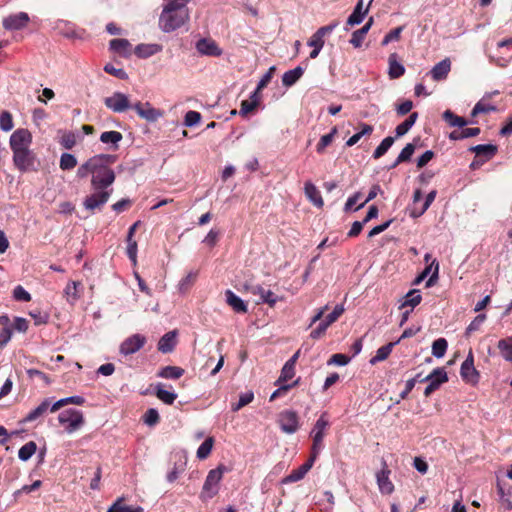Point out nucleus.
Masks as SVG:
<instances>
[{"label":"nucleus","mask_w":512,"mask_h":512,"mask_svg":"<svg viewBox=\"0 0 512 512\" xmlns=\"http://www.w3.org/2000/svg\"><path fill=\"white\" fill-rule=\"evenodd\" d=\"M317 457L310 454L308 460L283 479V483H293L302 480L308 471L313 467Z\"/></svg>","instance_id":"20"},{"label":"nucleus","mask_w":512,"mask_h":512,"mask_svg":"<svg viewBox=\"0 0 512 512\" xmlns=\"http://www.w3.org/2000/svg\"><path fill=\"white\" fill-rule=\"evenodd\" d=\"M196 50L201 55L219 57L222 55V49L215 40L211 38H201L196 42Z\"/></svg>","instance_id":"17"},{"label":"nucleus","mask_w":512,"mask_h":512,"mask_svg":"<svg viewBox=\"0 0 512 512\" xmlns=\"http://www.w3.org/2000/svg\"><path fill=\"white\" fill-rule=\"evenodd\" d=\"M398 342H390L386 345H383L381 346L377 351H376V355L374 357L371 358L370 360V363L371 364H375L377 362H381V361H384L386 360L389 355L391 354L392 352V349L393 347L397 344Z\"/></svg>","instance_id":"42"},{"label":"nucleus","mask_w":512,"mask_h":512,"mask_svg":"<svg viewBox=\"0 0 512 512\" xmlns=\"http://www.w3.org/2000/svg\"><path fill=\"white\" fill-rule=\"evenodd\" d=\"M185 471V463H175L173 469L167 474V480L174 482Z\"/></svg>","instance_id":"63"},{"label":"nucleus","mask_w":512,"mask_h":512,"mask_svg":"<svg viewBox=\"0 0 512 512\" xmlns=\"http://www.w3.org/2000/svg\"><path fill=\"white\" fill-rule=\"evenodd\" d=\"M447 347V340L445 338H438L432 344V354L437 358H441L445 355Z\"/></svg>","instance_id":"50"},{"label":"nucleus","mask_w":512,"mask_h":512,"mask_svg":"<svg viewBox=\"0 0 512 512\" xmlns=\"http://www.w3.org/2000/svg\"><path fill=\"white\" fill-rule=\"evenodd\" d=\"M421 295L419 290H410L406 296L405 301L401 304L400 308L410 306L411 308L416 307L421 302Z\"/></svg>","instance_id":"47"},{"label":"nucleus","mask_w":512,"mask_h":512,"mask_svg":"<svg viewBox=\"0 0 512 512\" xmlns=\"http://www.w3.org/2000/svg\"><path fill=\"white\" fill-rule=\"evenodd\" d=\"M105 106L115 113H122L133 105L130 104L128 97L121 92H114L111 96L104 99Z\"/></svg>","instance_id":"12"},{"label":"nucleus","mask_w":512,"mask_h":512,"mask_svg":"<svg viewBox=\"0 0 512 512\" xmlns=\"http://www.w3.org/2000/svg\"><path fill=\"white\" fill-rule=\"evenodd\" d=\"M388 75L390 79H398L405 73V67L398 61L397 53H391L388 57Z\"/></svg>","instance_id":"25"},{"label":"nucleus","mask_w":512,"mask_h":512,"mask_svg":"<svg viewBox=\"0 0 512 512\" xmlns=\"http://www.w3.org/2000/svg\"><path fill=\"white\" fill-rule=\"evenodd\" d=\"M372 25H373V18L371 17V18H369V20L366 22V24L362 28H360L352 33L350 43L355 48H358L362 45V42H363L366 34L372 27Z\"/></svg>","instance_id":"30"},{"label":"nucleus","mask_w":512,"mask_h":512,"mask_svg":"<svg viewBox=\"0 0 512 512\" xmlns=\"http://www.w3.org/2000/svg\"><path fill=\"white\" fill-rule=\"evenodd\" d=\"M116 160V155H95L78 167L77 177L83 179L91 175V187L94 191L108 189L116 178L115 172L110 167Z\"/></svg>","instance_id":"1"},{"label":"nucleus","mask_w":512,"mask_h":512,"mask_svg":"<svg viewBox=\"0 0 512 512\" xmlns=\"http://www.w3.org/2000/svg\"><path fill=\"white\" fill-rule=\"evenodd\" d=\"M368 13V8L363 10V0H359L356 4L352 14L347 19V24L350 26H354L360 24L365 15Z\"/></svg>","instance_id":"33"},{"label":"nucleus","mask_w":512,"mask_h":512,"mask_svg":"<svg viewBox=\"0 0 512 512\" xmlns=\"http://www.w3.org/2000/svg\"><path fill=\"white\" fill-rule=\"evenodd\" d=\"M382 465V469L376 474L377 484L382 494H391L394 491V485L389 479L391 471L385 461Z\"/></svg>","instance_id":"19"},{"label":"nucleus","mask_w":512,"mask_h":512,"mask_svg":"<svg viewBox=\"0 0 512 512\" xmlns=\"http://www.w3.org/2000/svg\"><path fill=\"white\" fill-rule=\"evenodd\" d=\"M394 138L392 136H388L384 138L381 143L378 145V147L373 152V158L379 159L381 158L393 145Z\"/></svg>","instance_id":"46"},{"label":"nucleus","mask_w":512,"mask_h":512,"mask_svg":"<svg viewBox=\"0 0 512 512\" xmlns=\"http://www.w3.org/2000/svg\"><path fill=\"white\" fill-rule=\"evenodd\" d=\"M373 132V127L369 124L362 123L361 124V131L358 133H355L353 136H351L347 142V146H353L364 136V135H370Z\"/></svg>","instance_id":"48"},{"label":"nucleus","mask_w":512,"mask_h":512,"mask_svg":"<svg viewBox=\"0 0 512 512\" xmlns=\"http://www.w3.org/2000/svg\"><path fill=\"white\" fill-rule=\"evenodd\" d=\"M0 128L3 131H10L13 128V118L10 112L3 111L0 115Z\"/></svg>","instance_id":"60"},{"label":"nucleus","mask_w":512,"mask_h":512,"mask_svg":"<svg viewBox=\"0 0 512 512\" xmlns=\"http://www.w3.org/2000/svg\"><path fill=\"white\" fill-rule=\"evenodd\" d=\"M132 108L141 118L150 122L156 121L163 115L160 110L153 108L149 102L142 103L138 101Z\"/></svg>","instance_id":"18"},{"label":"nucleus","mask_w":512,"mask_h":512,"mask_svg":"<svg viewBox=\"0 0 512 512\" xmlns=\"http://www.w3.org/2000/svg\"><path fill=\"white\" fill-rule=\"evenodd\" d=\"M104 71L118 79L126 80L128 78V74L122 68H116L113 64H106L104 66Z\"/></svg>","instance_id":"56"},{"label":"nucleus","mask_w":512,"mask_h":512,"mask_svg":"<svg viewBox=\"0 0 512 512\" xmlns=\"http://www.w3.org/2000/svg\"><path fill=\"white\" fill-rule=\"evenodd\" d=\"M460 375L463 381L471 385H476L479 382L480 374L474 366L472 351L469 352L468 356L461 364Z\"/></svg>","instance_id":"11"},{"label":"nucleus","mask_w":512,"mask_h":512,"mask_svg":"<svg viewBox=\"0 0 512 512\" xmlns=\"http://www.w3.org/2000/svg\"><path fill=\"white\" fill-rule=\"evenodd\" d=\"M478 157H484V160L492 159L498 152V147L494 144H480L470 148Z\"/></svg>","instance_id":"27"},{"label":"nucleus","mask_w":512,"mask_h":512,"mask_svg":"<svg viewBox=\"0 0 512 512\" xmlns=\"http://www.w3.org/2000/svg\"><path fill=\"white\" fill-rule=\"evenodd\" d=\"M162 50L159 44H139L135 47L134 53L139 58H148Z\"/></svg>","instance_id":"31"},{"label":"nucleus","mask_w":512,"mask_h":512,"mask_svg":"<svg viewBox=\"0 0 512 512\" xmlns=\"http://www.w3.org/2000/svg\"><path fill=\"white\" fill-rule=\"evenodd\" d=\"M50 401L48 399L44 400L39 406L30 411L26 417L24 418V422H33L42 415H44L48 409L50 408Z\"/></svg>","instance_id":"36"},{"label":"nucleus","mask_w":512,"mask_h":512,"mask_svg":"<svg viewBox=\"0 0 512 512\" xmlns=\"http://www.w3.org/2000/svg\"><path fill=\"white\" fill-rule=\"evenodd\" d=\"M112 189H98L94 193L88 195L83 205L87 210L93 211L97 208H101L108 200L111 195Z\"/></svg>","instance_id":"15"},{"label":"nucleus","mask_w":512,"mask_h":512,"mask_svg":"<svg viewBox=\"0 0 512 512\" xmlns=\"http://www.w3.org/2000/svg\"><path fill=\"white\" fill-rule=\"evenodd\" d=\"M250 292L258 295L261 302L268 304L270 307H274L278 301V297L271 290H266L260 285L252 286Z\"/></svg>","instance_id":"23"},{"label":"nucleus","mask_w":512,"mask_h":512,"mask_svg":"<svg viewBox=\"0 0 512 512\" xmlns=\"http://www.w3.org/2000/svg\"><path fill=\"white\" fill-rule=\"evenodd\" d=\"M417 118H418V113L412 112L405 121H403L401 124H399L396 127V129H395L396 137H401V136L405 135L411 129V127L415 124Z\"/></svg>","instance_id":"39"},{"label":"nucleus","mask_w":512,"mask_h":512,"mask_svg":"<svg viewBox=\"0 0 512 512\" xmlns=\"http://www.w3.org/2000/svg\"><path fill=\"white\" fill-rule=\"evenodd\" d=\"M185 373V370L178 366H165L162 367L158 373L157 376L164 378V379H179L182 377Z\"/></svg>","instance_id":"34"},{"label":"nucleus","mask_w":512,"mask_h":512,"mask_svg":"<svg viewBox=\"0 0 512 512\" xmlns=\"http://www.w3.org/2000/svg\"><path fill=\"white\" fill-rule=\"evenodd\" d=\"M32 142V135L27 129H17L10 136L9 144L12 152L28 149Z\"/></svg>","instance_id":"13"},{"label":"nucleus","mask_w":512,"mask_h":512,"mask_svg":"<svg viewBox=\"0 0 512 512\" xmlns=\"http://www.w3.org/2000/svg\"><path fill=\"white\" fill-rule=\"evenodd\" d=\"M486 320V315L485 314H479L477 315L472 321L471 323L468 325V327L466 328V332L465 334L467 336H469L472 332L474 331H477L480 329V326L482 325V323Z\"/></svg>","instance_id":"61"},{"label":"nucleus","mask_w":512,"mask_h":512,"mask_svg":"<svg viewBox=\"0 0 512 512\" xmlns=\"http://www.w3.org/2000/svg\"><path fill=\"white\" fill-rule=\"evenodd\" d=\"M177 335L178 333L176 330L165 333L160 338L157 349L163 354L171 353L177 345Z\"/></svg>","instance_id":"21"},{"label":"nucleus","mask_w":512,"mask_h":512,"mask_svg":"<svg viewBox=\"0 0 512 512\" xmlns=\"http://www.w3.org/2000/svg\"><path fill=\"white\" fill-rule=\"evenodd\" d=\"M442 118L452 127H465L469 122L456 114H454L451 110H446L442 114Z\"/></svg>","instance_id":"41"},{"label":"nucleus","mask_w":512,"mask_h":512,"mask_svg":"<svg viewBox=\"0 0 512 512\" xmlns=\"http://www.w3.org/2000/svg\"><path fill=\"white\" fill-rule=\"evenodd\" d=\"M225 470L224 466H218L209 471L202 488V498H212L218 493V485Z\"/></svg>","instance_id":"5"},{"label":"nucleus","mask_w":512,"mask_h":512,"mask_svg":"<svg viewBox=\"0 0 512 512\" xmlns=\"http://www.w3.org/2000/svg\"><path fill=\"white\" fill-rule=\"evenodd\" d=\"M156 396L159 400L168 405H172L177 398L176 393L163 389V385L160 383L156 386Z\"/></svg>","instance_id":"44"},{"label":"nucleus","mask_w":512,"mask_h":512,"mask_svg":"<svg viewBox=\"0 0 512 512\" xmlns=\"http://www.w3.org/2000/svg\"><path fill=\"white\" fill-rule=\"evenodd\" d=\"M122 138V134L118 131H105L100 135V141L102 143H111L114 145L115 149L118 148V143L122 140Z\"/></svg>","instance_id":"45"},{"label":"nucleus","mask_w":512,"mask_h":512,"mask_svg":"<svg viewBox=\"0 0 512 512\" xmlns=\"http://www.w3.org/2000/svg\"><path fill=\"white\" fill-rule=\"evenodd\" d=\"M123 501L124 499L122 497L118 498L107 512H144V509L141 506H127Z\"/></svg>","instance_id":"40"},{"label":"nucleus","mask_w":512,"mask_h":512,"mask_svg":"<svg viewBox=\"0 0 512 512\" xmlns=\"http://www.w3.org/2000/svg\"><path fill=\"white\" fill-rule=\"evenodd\" d=\"M343 313L344 308L342 305L335 306L334 310L328 314L314 330L311 331L310 337L315 340L321 338L325 334L327 328L336 322Z\"/></svg>","instance_id":"10"},{"label":"nucleus","mask_w":512,"mask_h":512,"mask_svg":"<svg viewBox=\"0 0 512 512\" xmlns=\"http://www.w3.org/2000/svg\"><path fill=\"white\" fill-rule=\"evenodd\" d=\"M109 47L112 51L123 57H130L131 55V44L127 39L115 38L110 40Z\"/></svg>","instance_id":"26"},{"label":"nucleus","mask_w":512,"mask_h":512,"mask_svg":"<svg viewBox=\"0 0 512 512\" xmlns=\"http://www.w3.org/2000/svg\"><path fill=\"white\" fill-rule=\"evenodd\" d=\"M403 26L396 27L388 32L381 41L382 46L388 45L392 41H398L400 39L401 32L403 31Z\"/></svg>","instance_id":"57"},{"label":"nucleus","mask_w":512,"mask_h":512,"mask_svg":"<svg viewBox=\"0 0 512 512\" xmlns=\"http://www.w3.org/2000/svg\"><path fill=\"white\" fill-rule=\"evenodd\" d=\"M497 348L506 361H512V336L500 339L497 343Z\"/></svg>","instance_id":"35"},{"label":"nucleus","mask_w":512,"mask_h":512,"mask_svg":"<svg viewBox=\"0 0 512 512\" xmlns=\"http://www.w3.org/2000/svg\"><path fill=\"white\" fill-rule=\"evenodd\" d=\"M497 108L489 103H484L482 101H479L474 108L472 109L471 115L473 117L481 114V113H489L491 111H496Z\"/></svg>","instance_id":"59"},{"label":"nucleus","mask_w":512,"mask_h":512,"mask_svg":"<svg viewBox=\"0 0 512 512\" xmlns=\"http://www.w3.org/2000/svg\"><path fill=\"white\" fill-rule=\"evenodd\" d=\"M80 286H81V283L78 281H71L66 285V287L64 289V294H65L68 302L75 303L80 298V292H79Z\"/></svg>","instance_id":"37"},{"label":"nucleus","mask_w":512,"mask_h":512,"mask_svg":"<svg viewBox=\"0 0 512 512\" xmlns=\"http://www.w3.org/2000/svg\"><path fill=\"white\" fill-rule=\"evenodd\" d=\"M278 424L284 433L293 434L300 427L299 416L293 410H284L278 415Z\"/></svg>","instance_id":"7"},{"label":"nucleus","mask_w":512,"mask_h":512,"mask_svg":"<svg viewBox=\"0 0 512 512\" xmlns=\"http://www.w3.org/2000/svg\"><path fill=\"white\" fill-rule=\"evenodd\" d=\"M436 195H437L436 190H432L431 192H429L426 196V199H425V202L423 203V205L419 208L414 207L411 210V212H410L411 217L417 218V217H420L421 215H423L426 212V210L430 207V205L433 203V201L435 200Z\"/></svg>","instance_id":"38"},{"label":"nucleus","mask_w":512,"mask_h":512,"mask_svg":"<svg viewBox=\"0 0 512 512\" xmlns=\"http://www.w3.org/2000/svg\"><path fill=\"white\" fill-rule=\"evenodd\" d=\"M254 399L253 392H247L244 394H241L239 397V400L237 403H233L231 406L232 411L236 412L245 407L246 405L250 404Z\"/></svg>","instance_id":"53"},{"label":"nucleus","mask_w":512,"mask_h":512,"mask_svg":"<svg viewBox=\"0 0 512 512\" xmlns=\"http://www.w3.org/2000/svg\"><path fill=\"white\" fill-rule=\"evenodd\" d=\"M14 166L22 173L32 170L35 164V154L28 148L13 152Z\"/></svg>","instance_id":"8"},{"label":"nucleus","mask_w":512,"mask_h":512,"mask_svg":"<svg viewBox=\"0 0 512 512\" xmlns=\"http://www.w3.org/2000/svg\"><path fill=\"white\" fill-rule=\"evenodd\" d=\"M189 0H169L159 16V28L171 33L184 26L190 20Z\"/></svg>","instance_id":"2"},{"label":"nucleus","mask_w":512,"mask_h":512,"mask_svg":"<svg viewBox=\"0 0 512 512\" xmlns=\"http://www.w3.org/2000/svg\"><path fill=\"white\" fill-rule=\"evenodd\" d=\"M58 421L65 427L67 433H73L84 424V417L79 410L67 409L59 414Z\"/></svg>","instance_id":"4"},{"label":"nucleus","mask_w":512,"mask_h":512,"mask_svg":"<svg viewBox=\"0 0 512 512\" xmlns=\"http://www.w3.org/2000/svg\"><path fill=\"white\" fill-rule=\"evenodd\" d=\"M226 302L232 309L237 313H246L247 305L244 301L238 297L233 291L226 290L225 292Z\"/></svg>","instance_id":"29"},{"label":"nucleus","mask_w":512,"mask_h":512,"mask_svg":"<svg viewBox=\"0 0 512 512\" xmlns=\"http://www.w3.org/2000/svg\"><path fill=\"white\" fill-rule=\"evenodd\" d=\"M77 165V159L73 154L63 153L60 157V168L64 171L72 170Z\"/></svg>","instance_id":"51"},{"label":"nucleus","mask_w":512,"mask_h":512,"mask_svg":"<svg viewBox=\"0 0 512 512\" xmlns=\"http://www.w3.org/2000/svg\"><path fill=\"white\" fill-rule=\"evenodd\" d=\"M214 444V439L212 437H208L204 440V442L199 446L197 450V457L199 459H206L211 453L212 447Z\"/></svg>","instance_id":"52"},{"label":"nucleus","mask_w":512,"mask_h":512,"mask_svg":"<svg viewBox=\"0 0 512 512\" xmlns=\"http://www.w3.org/2000/svg\"><path fill=\"white\" fill-rule=\"evenodd\" d=\"M147 342V338L139 333L127 337L119 347V352L123 356L132 355L141 350Z\"/></svg>","instance_id":"6"},{"label":"nucleus","mask_w":512,"mask_h":512,"mask_svg":"<svg viewBox=\"0 0 512 512\" xmlns=\"http://www.w3.org/2000/svg\"><path fill=\"white\" fill-rule=\"evenodd\" d=\"M304 192L308 200L312 202L316 207H323L324 201L322 196L317 187L312 182L305 183Z\"/></svg>","instance_id":"28"},{"label":"nucleus","mask_w":512,"mask_h":512,"mask_svg":"<svg viewBox=\"0 0 512 512\" xmlns=\"http://www.w3.org/2000/svg\"><path fill=\"white\" fill-rule=\"evenodd\" d=\"M29 21L30 18L26 12H19L5 17L2 25L6 30H20L26 27Z\"/></svg>","instance_id":"16"},{"label":"nucleus","mask_w":512,"mask_h":512,"mask_svg":"<svg viewBox=\"0 0 512 512\" xmlns=\"http://www.w3.org/2000/svg\"><path fill=\"white\" fill-rule=\"evenodd\" d=\"M432 267H434V271L428 281L426 282V287H431L435 285L438 280V272H439V263L434 259L430 265H428L421 274L414 280V284L418 285L421 283L431 272Z\"/></svg>","instance_id":"22"},{"label":"nucleus","mask_w":512,"mask_h":512,"mask_svg":"<svg viewBox=\"0 0 512 512\" xmlns=\"http://www.w3.org/2000/svg\"><path fill=\"white\" fill-rule=\"evenodd\" d=\"M36 449V443L29 441L19 449L18 457L22 461H27L33 456V454L36 452Z\"/></svg>","instance_id":"49"},{"label":"nucleus","mask_w":512,"mask_h":512,"mask_svg":"<svg viewBox=\"0 0 512 512\" xmlns=\"http://www.w3.org/2000/svg\"><path fill=\"white\" fill-rule=\"evenodd\" d=\"M259 105V99L254 100H243L241 102L239 114L243 117L254 111Z\"/></svg>","instance_id":"55"},{"label":"nucleus","mask_w":512,"mask_h":512,"mask_svg":"<svg viewBox=\"0 0 512 512\" xmlns=\"http://www.w3.org/2000/svg\"><path fill=\"white\" fill-rule=\"evenodd\" d=\"M330 427V422L328 419L327 412H323L320 417L315 422L311 432L310 436L312 438V446H311V452L310 454L314 457L319 456L320 452L324 448V437L326 435V431Z\"/></svg>","instance_id":"3"},{"label":"nucleus","mask_w":512,"mask_h":512,"mask_svg":"<svg viewBox=\"0 0 512 512\" xmlns=\"http://www.w3.org/2000/svg\"><path fill=\"white\" fill-rule=\"evenodd\" d=\"M144 423L148 426H155L160 421L159 413L154 408H149L144 416H143Z\"/></svg>","instance_id":"58"},{"label":"nucleus","mask_w":512,"mask_h":512,"mask_svg":"<svg viewBox=\"0 0 512 512\" xmlns=\"http://www.w3.org/2000/svg\"><path fill=\"white\" fill-rule=\"evenodd\" d=\"M201 120V114L197 111L190 110L185 114L184 124L187 127H192L198 124Z\"/></svg>","instance_id":"64"},{"label":"nucleus","mask_w":512,"mask_h":512,"mask_svg":"<svg viewBox=\"0 0 512 512\" xmlns=\"http://www.w3.org/2000/svg\"><path fill=\"white\" fill-rule=\"evenodd\" d=\"M422 382H429L427 387L424 390L425 397H429L434 391H436L441 384L446 383L448 381V375L444 368H436L421 380Z\"/></svg>","instance_id":"9"},{"label":"nucleus","mask_w":512,"mask_h":512,"mask_svg":"<svg viewBox=\"0 0 512 512\" xmlns=\"http://www.w3.org/2000/svg\"><path fill=\"white\" fill-rule=\"evenodd\" d=\"M336 132H337L336 128H333L330 133L325 134L320 138V140L316 146V150L318 153H322L324 151V149L332 143Z\"/></svg>","instance_id":"54"},{"label":"nucleus","mask_w":512,"mask_h":512,"mask_svg":"<svg viewBox=\"0 0 512 512\" xmlns=\"http://www.w3.org/2000/svg\"><path fill=\"white\" fill-rule=\"evenodd\" d=\"M112 189H98L94 193L88 195L83 205L87 210L93 211L97 208H101L108 200L111 195Z\"/></svg>","instance_id":"14"},{"label":"nucleus","mask_w":512,"mask_h":512,"mask_svg":"<svg viewBox=\"0 0 512 512\" xmlns=\"http://www.w3.org/2000/svg\"><path fill=\"white\" fill-rule=\"evenodd\" d=\"M451 70V62L448 58L437 63L430 71L435 81L445 80Z\"/></svg>","instance_id":"24"},{"label":"nucleus","mask_w":512,"mask_h":512,"mask_svg":"<svg viewBox=\"0 0 512 512\" xmlns=\"http://www.w3.org/2000/svg\"><path fill=\"white\" fill-rule=\"evenodd\" d=\"M303 73L304 69L301 66L286 71L282 76V84L285 87H291L302 77Z\"/></svg>","instance_id":"32"},{"label":"nucleus","mask_w":512,"mask_h":512,"mask_svg":"<svg viewBox=\"0 0 512 512\" xmlns=\"http://www.w3.org/2000/svg\"><path fill=\"white\" fill-rule=\"evenodd\" d=\"M84 403H85V399L82 396H71V397L63 398V399L56 401L51 406L50 411L55 412L68 404L83 405Z\"/></svg>","instance_id":"43"},{"label":"nucleus","mask_w":512,"mask_h":512,"mask_svg":"<svg viewBox=\"0 0 512 512\" xmlns=\"http://www.w3.org/2000/svg\"><path fill=\"white\" fill-rule=\"evenodd\" d=\"M415 151V145L413 143H408L401 150L400 154L397 157V162H406L409 161Z\"/></svg>","instance_id":"62"}]
</instances>
